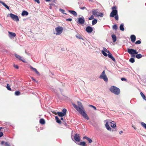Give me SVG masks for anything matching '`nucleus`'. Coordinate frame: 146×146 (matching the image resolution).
Masks as SVG:
<instances>
[{
    "label": "nucleus",
    "instance_id": "26",
    "mask_svg": "<svg viewBox=\"0 0 146 146\" xmlns=\"http://www.w3.org/2000/svg\"><path fill=\"white\" fill-rule=\"evenodd\" d=\"M79 145L82 146H86V144L85 142H81L79 144Z\"/></svg>",
    "mask_w": 146,
    "mask_h": 146
},
{
    "label": "nucleus",
    "instance_id": "7",
    "mask_svg": "<svg viewBox=\"0 0 146 146\" xmlns=\"http://www.w3.org/2000/svg\"><path fill=\"white\" fill-rule=\"evenodd\" d=\"M127 52L129 54L132 55L136 54L138 53L136 50L133 49L128 48Z\"/></svg>",
    "mask_w": 146,
    "mask_h": 146
},
{
    "label": "nucleus",
    "instance_id": "48",
    "mask_svg": "<svg viewBox=\"0 0 146 146\" xmlns=\"http://www.w3.org/2000/svg\"><path fill=\"white\" fill-rule=\"evenodd\" d=\"M72 19L71 18H69L66 19V21H72Z\"/></svg>",
    "mask_w": 146,
    "mask_h": 146
},
{
    "label": "nucleus",
    "instance_id": "21",
    "mask_svg": "<svg viewBox=\"0 0 146 146\" xmlns=\"http://www.w3.org/2000/svg\"><path fill=\"white\" fill-rule=\"evenodd\" d=\"M68 11L75 16H77V13L75 11L69 10Z\"/></svg>",
    "mask_w": 146,
    "mask_h": 146
},
{
    "label": "nucleus",
    "instance_id": "28",
    "mask_svg": "<svg viewBox=\"0 0 146 146\" xmlns=\"http://www.w3.org/2000/svg\"><path fill=\"white\" fill-rule=\"evenodd\" d=\"M136 57L138 59L140 58H141L142 57V55L141 54H136Z\"/></svg>",
    "mask_w": 146,
    "mask_h": 146
},
{
    "label": "nucleus",
    "instance_id": "22",
    "mask_svg": "<svg viewBox=\"0 0 146 146\" xmlns=\"http://www.w3.org/2000/svg\"><path fill=\"white\" fill-rule=\"evenodd\" d=\"M28 13L27 11H24L22 12L21 15L22 16H27L28 15Z\"/></svg>",
    "mask_w": 146,
    "mask_h": 146
},
{
    "label": "nucleus",
    "instance_id": "33",
    "mask_svg": "<svg viewBox=\"0 0 146 146\" xmlns=\"http://www.w3.org/2000/svg\"><path fill=\"white\" fill-rule=\"evenodd\" d=\"M76 36L77 38L81 39H83V38H82V37L79 35H76Z\"/></svg>",
    "mask_w": 146,
    "mask_h": 146
},
{
    "label": "nucleus",
    "instance_id": "25",
    "mask_svg": "<svg viewBox=\"0 0 146 146\" xmlns=\"http://www.w3.org/2000/svg\"><path fill=\"white\" fill-rule=\"evenodd\" d=\"M119 28L122 31H124V25L123 24H121L120 27H119Z\"/></svg>",
    "mask_w": 146,
    "mask_h": 146
},
{
    "label": "nucleus",
    "instance_id": "31",
    "mask_svg": "<svg viewBox=\"0 0 146 146\" xmlns=\"http://www.w3.org/2000/svg\"><path fill=\"white\" fill-rule=\"evenodd\" d=\"M4 7H5L7 9L9 10V7L7 6L6 4H5L3 2L2 4Z\"/></svg>",
    "mask_w": 146,
    "mask_h": 146
},
{
    "label": "nucleus",
    "instance_id": "38",
    "mask_svg": "<svg viewBox=\"0 0 146 146\" xmlns=\"http://www.w3.org/2000/svg\"><path fill=\"white\" fill-rule=\"evenodd\" d=\"M103 14L102 13H99V15H97V16L98 17H103Z\"/></svg>",
    "mask_w": 146,
    "mask_h": 146
},
{
    "label": "nucleus",
    "instance_id": "62",
    "mask_svg": "<svg viewBox=\"0 0 146 146\" xmlns=\"http://www.w3.org/2000/svg\"><path fill=\"white\" fill-rule=\"evenodd\" d=\"M132 57H135V56L134 55H133L132 56Z\"/></svg>",
    "mask_w": 146,
    "mask_h": 146
},
{
    "label": "nucleus",
    "instance_id": "24",
    "mask_svg": "<svg viewBox=\"0 0 146 146\" xmlns=\"http://www.w3.org/2000/svg\"><path fill=\"white\" fill-rule=\"evenodd\" d=\"M39 122L40 123L42 124H44L45 123V121L43 119H41Z\"/></svg>",
    "mask_w": 146,
    "mask_h": 146
},
{
    "label": "nucleus",
    "instance_id": "34",
    "mask_svg": "<svg viewBox=\"0 0 146 146\" xmlns=\"http://www.w3.org/2000/svg\"><path fill=\"white\" fill-rule=\"evenodd\" d=\"M6 88L8 90L10 91H11V89L10 86V85L9 84H7Z\"/></svg>",
    "mask_w": 146,
    "mask_h": 146
},
{
    "label": "nucleus",
    "instance_id": "12",
    "mask_svg": "<svg viewBox=\"0 0 146 146\" xmlns=\"http://www.w3.org/2000/svg\"><path fill=\"white\" fill-rule=\"evenodd\" d=\"M109 123L111 127L115 128L116 126L115 123L113 121H109Z\"/></svg>",
    "mask_w": 146,
    "mask_h": 146
},
{
    "label": "nucleus",
    "instance_id": "14",
    "mask_svg": "<svg viewBox=\"0 0 146 146\" xmlns=\"http://www.w3.org/2000/svg\"><path fill=\"white\" fill-rule=\"evenodd\" d=\"M130 38L131 41L133 42H135L136 40V36L134 35H132L130 36Z\"/></svg>",
    "mask_w": 146,
    "mask_h": 146
},
{
    "label": "nucleus",
    "instance_id": "49",
    "mask_svg": "<svg viewBox=\"0 0 146 146\" xmlns=\"http://www.w3.org/2000/svg\"><path fill=\"white\" fill-rule=\"evenodd\" d=\"M103 50H102V51H104V52H106L107 51V49L106 48L103 47Z\"/></svg>",
    "mask_w": 146,
    "mask_h": 146
},
{
    "label": "nucleus",
    "instance_id": "37",
    "mask_svg": "<svg viewBox=\"0 0 146 146\" xmlns=\"http://www.w3.org/2000/svg\"><path fill=\"white\" fill-rule=\"evenodd\" d=\"M20 94V92L19 91H16L15 92V95L16 96H19Z\"/></svg>",
    "mask_w": 146,
    "mask_h": 146
},
{
    "label": "nucleus",
    "instance_id": "61",
    "mask_svg": "<svg viewBox=\"0 0 146 146\" xmlns=\"http://www.w3.org/2000/svg\"><path fill=\"white\" fill-rule=\"evenodd\" d=\"M46 1H50V0H45Z\"/></svg>",
    "mask_w": 146,
    "mask_h": 146
},
{
    "label": "nucleus",
    "instance_id": "63",
    "mask_svg": "<svg viewBox=\"0 0 146 146\" xmlns=\"http://www.w3.org/2000/svg\"><path fill=\"white\" fill-rule=\"evenodd\" d=\"M93 0H89L90 1H92Z\"/></svg>",
    "mask_w": 146,
    "mask_h": 146
},
{
    "label": "nucleus",
    "instance_id": "57",
    "mask_svg": "<svg viewBox=\"0 0 146 146\" xmlns=\"http://www.w3.org/2000/svg\"><path fill=\"white\" fill-rule=\"evenodd\" d=\"M57 0H53V2L54 3H56V1Z\"/></svg>",
    "mask_w": 146,
    "mask_h": 146
},
{
    "label": "nucleus",
    "instance_id": "15",
    "mask_svg": "<svg viewBox=\"0 0 146 146\" xmlns=\"http://www.w3.org/2000/svg\"><path fill=\"white\" fill-rule=\"evenodd\" d=\"M29 68L30 69H32L37 74L39 75V73L37 71L36 68H33L31 66H29Z\"/></svg>",
    "mask_w": 146,
    "mask_h": 146
},
{
    "label": "nucleus",
    "instance_id": "52",
    "mask_svg": "<svg viewBox=\"0 0 146 146\" xmlns=\"http://www.w3.org/2000/svg\"><path fill=\"white\" fill-rule=\"evenodd\" d=\"M34 0L35 2L37 3H38V4L40 3V1H39V0Z\"/></svg>",
    "mask_w": 146,
    "mask_h": 146
},
{
    "label": "nucleus",
    "instance_id": "53",
    "mask_svg": "<svg viewBox=\"0 0 146 146\" xmlns=\"http://www.w3.org/2000/svg\"><path fill=\"white\" fill-rule=\"evenodd\" d=\"M121 80L122 81H126V79L125 78H121Z\"/></svg>",
    "mask_w": 146,
    "mask_h": 146
},
{
    "label": "nucleus",
    "instance_id": "6",
    "mask_svg": "<svg viewBox=\"0 0 146 146\" xmlns=\"http://www.w3.org/2000/svg\"><path fill=\"white\" fill-rule=\"evenodd\" d=\"M9 15L10 17L14 21H19V17L17 16L12 13H10Z\"/></svg>",
    "mask_w": 146,
    "mask_h": 146
},
{
    "label": "nucleus",
    "instance_id": "60",
    "mask_svg": "<svg viewBox=\"0 0 146 146\" xmlns=\"http://www.w3.org/2000/svg\"><path fill=\"white\" fill-rule=\"evenodd\" d=\"M132 127L134 128V129H135V127L134 126H132Z\"/></svg>",
    "mask_w": 146,
    "mask_h": 146
},
{
    "label": "nucleus",
    "instance_id": "45",
    "mask_svg": "<svg viewBox=\"0 0 146 146\" xmlns=\"http://www.w3.org/2000/svg\"><path fill=\"white\" fill-rule=\"evenodd\" d=\"M21 58H19V60L22 61L23 62H25V61L24 59L23 58V57L21 56Z\"/></svg>",
    "mask_w": 146,
    "mask_h": 146
},
{
    "label": "nucleus",
    "instance_id": "23",
    "mask_svg": "<svg viewBox=\"0 0 146 146\" xmlns=\"http://www.w3.org/2000/svg\"><path fill=\"white\" fill-rule=\"evenodd\" d=\"M55 118L56 120V122L57 123H58L60 124L61 123V121L58 118V116H56Z\"/></svg>",
    "mask_w": 146,
    "mask_h": 146
},
{
    "label": "nucleus",
    "instance_id": "50",
    "mask_svg": "<svg viewBox=\"0 0 146 146\" xmlns=\"http://www.w3.org/2000/svg\"><path fill=\"white\" fill-rule=\"evenodd\" d=\"M14 67L15 68L17 69L19 68V67L17 65H15L14 64Z\"/></svg>",
    "mask_w": 146,
    "mask_h": 146
},
{
    "label": "nucleus",
    "instance_id": "36",
    "mask_svg": "<svg viewBox=\"0 0 146 146\" xmlns=\"http://www.w3.org/2000/svg\"><path fill=\"white\" fill-rule=\"evenodd\" d=\"M101 52L102 54L105 56H107L108 54L104 51H102Z\"/></svg>",
    "mask_w": 146,
    "mask_h": 146
},
{
    "label": "nucleus",
    "instance_id": "47",
    "mask_svg": "<svg viewBox=\"0 0 146 146\" xmlns=\"http://www.w3.org/2000/svg\"><path fill=\"white\" fill-rule=\"evenodd\" d=\"M94 19V17L93 15H92L91 17L89 18V20H91L93 19Z\"/></svg>",
    "mask_w": 146,
    "mask_h": 146
},
{
    "label": "nucleus",
    "instance_id": "20",
    "mask_svg": "<svg viewBox=\"0 0 146 146\" xmlns=\"http://www.w3.org/2000/svg\"><path fill=\"white\" fill-rule=\"evenodd\" d=\"M109 125H110V124H109L108 121L106 123L105 125L107 129L108 130H111V129Z\"/></svg>",
    "mask_w": 146,
    "mask_h": 146
},
{
    "label": "nucleus",
    "instance_id": "46",
    "mask_svg": "<svg viewBox=\"0 0 146 146\" xmlns=\"http://www.w3.org/2000/svg\"><path fill=\"white\" fill-rule=\"evenodd\" d=\"M89 106L90 107H91L93 108L95 110H97L96 107L95 106H93L92 105H90Z\"/></svg>",
    "mask_w": 146,
    "mask_h": 146
},
{
    "label": "nucleus",
    "instance_id": "27",
    "mask_svg": "<svg viewBox=\"0 0 146 146\" xmlns=\"http://www.w3.org/2000/svg\"><path fill=\"white\" fill-rule=\"evenodd\" d=\"M97 22V20L96 19H93L92 21V24L93 25L96 24Z\"/></svg>",
    "mask_w": 146,
    "mask_h": 146
},
{
    "label": "nucleus",
    "instance_id": "19",
    "mask_svg": "<svg viewBox=\"0 0 146 146\" xmlns=\"http://www.w3.org/2000/svg\"><path fill=\"white\" fill-rule=\"evenodd\" d=\"M111 37L113 42H115L117 40L116 36L115 35L113 34L111 35Z\"/></svg>",
    "mask_w": 146,
    "mask_h": 146
},
{
    "label": "nucleus",
    "instance_id": "5",
    "mask_svg": "<svg viewBox=\"0 0 146 146\" xmlns=\"http://www.w3.org/2000/svg\"><path fill=\"white\" fill-rule=\"evenodd\" d=\"M56 33L54 34L56 35H60L62 33L63 31V28L60 26H59L55 28Z\"/></svg>",
    "mask_w": 146,
    "mask_h": 146
},
{
    "label": "nucleus",
    "instance_id": "9",
    "mask_svg": "<svg viewBox=\"0 0 146 146\" xmlns=\"http://www.w3.org/2000/svg\"><path fill=\"white\" fill-rule=\"evenodd\" d=\"M86 31L87 33H91L93 31L92 28L90 26H88L86 28Z\"/></svg>",
    "mask_w": 146,
    "mask_h": 146
},
{
    "label": "nucleus",
    "instance_id": "56",
    "mask_svg": "<svg viewBox=\"0 0 146 146\" xmlns=\"http://www.w3.org/2000/svg\"><path fill=\"white\" fill-rule=\"evenodd\" d=\"M3 2L0 1V3H1V4H2L3 3Z\"/></svg>",
    "mask_w": 146,
    "mask_h": 146
},
{
    "label": "nucleus",
    "instance_id": "39",
    "mask_svg": "<svg viewBox=\"0 0 146 146\" xmlns=\"http://www.w3.org/2000/svg\"><path fill=\"white\" fill-rule=\"evenodd\" d=\"M66 110L65 108L63 109L62 110V113H64V115H65L66 114Z\"/></svg>",
    "mask_w": 146,
    "mask_h": 146
},
{
    "label": "nucleus",
    "instance_id": "16",
    "mask_svg": "<svg viewBox=\"0 0 146 146\" xmlns=\"http://www.w3.org/2000/svg\"><path fill=\"white\" fill-rule=\"evenodd\" d=\"M109 58H111L113 61L114 62L115 61V58L113 56L112 54L111 53L110 54H108L107 55Z\"/></svg>",
    "mask_w": 146,
    "mask_h": 146
},
{
    "label": "nucleus",
    "instance_id": "54",
    "mask_svg": "<svg viewBox=\"0 0 146 146\" xmlns=\"http://www.w3.org/2000/svg\"><path fill=\"white\" fill-rule=\"evenodd\" d=\"M123 133V131H121L119 132V133L120 134H121Z\"/></svg>",
    "mask_w": 146,
    "mask_h": 146
},
{
    "label": "nucleus",
    "instance_id": "55",
    "mask_svg": "<svg viewBox=\"0 0 146 146\" xmlns=\"http://www.w3.org/2000/svg\"><path fill=\"white\" fill-rule=\"evenodd\" d=\"M106 52H107L108 54H111L110 52L108 50H107V51Z\"/></svg>",
    "mask_w": 146,
    "mask_h": 146
},
{
    "label": "nucleus",
    "instance_id": "41",
    "mask_svg": "<svg viewBox=\"0 0 146 146\" xmlns=\"http://www.w3.org/2000/svg\"><path fill=\"white\" fill-rule=\"evenodd\" d=\"M114 16L115 19L117 21L119 19V17L118 14H117L116 15H115Z\"/></svg>",
    "mask_w": 146,
    "mask_h": 146
},
{
    "label": "nucleus",
    "instance_id": "1",
    "mask_svg": "<svg viewBox=\"0 0 146 146\" xmlns=\"http://www.w3.org/2000/svg\"><path fill=\"white\" fill-rule=\"evenodd\" d=\"M77 102L78 106L75 104L73 103L72 105L73 107L79 113L81 114L84 118L87 120H89V117L85 113L83 106L81 102L78 101Z\"/></svg>",
    "mask_w": 146,
    "mask_h": 146
},
{
    "label": "nucleus",
    "instance_id": "10",
    "mask_svg": "<svg viewBox=\"0 0 146 146\" xmlns=\"http://www.w3.org/2000/svg\"><path fill=\"white\" fill-rule=\"evenodd\" d=\"M8 33L9 36L10 38H13L15 37L16 36L15 33H14L9 31Z\"/></svg>",
    "mask_w": 146,
    "mask_h": 146
},
{
    "label": "nucleus",
    "instance_id": "17",
    "mask_svg": "<svg viewBox=\"0 0 146 146\" xmlns=\"http://www.w3.org/2000/svg\"><path fill=\"white\" fill-rule=\"evenodd\" d=\"M55 115L57 114L60 117H63L65 115L64 114V113H63L62 112H57V113H54Z\"/></svg>",
    "mask_w": 146,
    "mask_h": 146
},
{
    "label": "nucleus",
    "instance_id": "42",
    "mask_svg": "<svg viewBox=\"0 0 146 146\" xmlns=\"http://www.w3.org/2000/svg\"><path fill=\"white\" fill-rule=\"evenodd\" d=\"M113 29L115 30H116L117 29V27L116 25H115L113 26Z\"/></svg>",
    "mask_w": 146,
    "mask_h": 146
},
{
    "label": "nucleus",
    "instance_id": "4",
    "mask_svg": "<svg viewBox=\"0 0 146 146\" xmlns=\"http://www.w3.org/2000/svg\"><path fill=\"white\" fill-rule=\"evenodd\" d=\"M105 72V71L104 70H103L99 78L100 79H103L105 82H107L108 81V79Z\"/></svg>",
    "mask_w": 146,
    "mask_h": 146
},
{
    "label": "nucleus",
    "instance_id": "11",
    "mask_svg": "<svg viewBox=\"0 0 146 146\" xmlns=\"http://www.w3.org/2000/svg\"><path fill=\"white\" fill-rule=\"evenodd\" d=\"M74 139L76 141H80V138L79 135L77 133L74 136Z\"/></svg>",
    "mask_w": 146,
    "mask_h": 146
},
{
    "label": "nucleus",
    "instance_id": "29",
    "mask_svg": "<svg viewBox=\"0 0 146 146\" xmlns=\"http://www.w3.org/2000/svg\"><path fill=\"white\" fill-rule=\"evenodd\" d=\"M140 94L143 98L145 100H146L145 96L142 92L140 93Z\"/></svg>",
    "mask_w": 146,
    "mask_h": 146
},
{
    "label": "nucleus",
    "instance_id": "43",
    "mask_svg": "<svg viewBox=\"0 0 146 146\" xmlns=\"http://www.w3.org/2000/svg\"><path fill=\"white\" fill-rule=\"evenodd\" d=\"M60 11H61V12L62 13H63V14H65L66 15V13H64L65 10H64L62 9H60Z\"/></svg>",
    "mask_w": 146,
    "mask_h": 146
},
{
    "label": "nucleus",
    "instance_id": "2",
    "mask_svg": "<svg viewBox=\"0 0 146 146\" xmlns=\"http://www.w3.org/2000/svg\"><path fill=\"white\" fill-rule=\"evenodd\" d=\"M109 90L111 92L116 95H119L120 93L119 89L114 86H111Z\"/></svg>",
    "mask_w": 146,
    "mask_h": 146
},
{
    "label": "nucleus",
    "instance_id": "40",
    "mask_svg": "<svg viewBox=\"0 0 146 146\" xmlns=\"http://www.w3.org/2000/svg\"><path fill=\"white\" fill-rule=\"evenodd\" d=\"M15 56L16 58H17L19 59L20 58H21V56L16 54H15Z\"/></svg>",
    "mask_w": 146,
    "mask_h": 146
},
{
    "label": "nucleus",
    "instance_id": "8",
    "mask_svg": "<svg viewBox=\"0 0 146 146\" xmlns=\"http://www.w3.org/2000/svg\"><path fill=\"white\" fill-rule=\"evenodd\" d=\"M85 22L84 17L83 16H82V17L78 18V22L77 23L82 25Z\"/></svg>",
    "mask_w": 146,
    "mask_h": 146
},
{
    "label": "nucleus",
    "instance_id": "13",
    "mask_svg": "<svg viewBox=\"0 0 146 146\" xmlns=\"http://www.w3.org/2000/svg\"><path fill=\"white\" fill-rule=\"evenodd\" d=\"M1 145L3 146H11L10 144L8 142H5L4 141H1Z\"/></svg>",
    "mask_w": 146,
    "mask_h": 146
},
{
    "label": "nucleus",
    "instance_id": "3",
    "mask_svg": "<svg viewBox=\"0 0 146 146\" xmlns=\"http://www.w3.org/2000/svg\"><path fill=\"white\" fill-rule=\"evenodd\" d=\"M112 11L110 13V17H113L115 15L117 14V7L116 6H113L112 7Z\"/></svg>",
    "mask_w": 146,
    "mask_h": 146
},
{
    "label": "nucleus",
    "instance_id": "35",
    "mask_svg": "<svg viewBox=\"0 0 146 146\" xmlns=\"http://www.w3.org/2000/svg\"><path fill=\"white\" fill-rule=\"evenodd\" d=\"M129 61L132 63H133L135 62L134 59L133 58H131L129 59Z\"/></svg>",
    "mask_w": 146,
    "mask_h": 146
},
{
    "label": "nucleus",
    "instance_id": "59",
    "mask_svg": "<svg viewBox=\"0 0 146 146\" xmlns=\"http://www.w3.org/2000/svg\"><path fill=\"white\" fill-rule=\"evenodd\" d=\"M60 119L62 120H63V117H61V118H60Z\"/></svg>",
    "mask_w": 146,
    "mask_h": 146
},
{
    "label": "nucleus",
    "instance_id": "58",
    "mask_svg": "<svg viewBox=\"0 0 146 146\" xmlns=\"http://www.w3.org/2000/svg\"><path fill=\"white\" fill-rule=\"evenodd\" d=\"M32 78V80H34V81H36V80H35V79L33 78Z\"/></svg>",
    "mask_w": 146,
    "mask_h": 146
},
{
    "label": "nucleus",
    "instance_id": "32",
    "mask_svg": "<svg viewBox=\"0 0 146 146\" xmlns=\"http://www.w3.org/2000/svg\"><path fill=\"white\" fill-rule=\"evenodd\" d=\"M141 124L143 127L146 129V124L143 122H142L141 123Z\"/></svg>",
    "mask_w": 146,
    "mask_h": 146
},
{
    "label": "nucleus",
    "instance_id": "18",
    "mask_svg": "<svg viewBox=\"0 0 146 146\" xmlns=\"http://www.w3.org/2000/svg\"><path fill=\"white\" fill-rule=\"evenodd\" d=\"M84 139H86L90 143H91L92 142V140L90 138H89L86 136L84 137L83 138Z\"/></svg>",
    "mask_w": 146,
    "mask_h": 146
},
{
    "label": "nucleus",
    "instance_id": "44",
    "mask_svg": "<svg viewBox=\"0 0 146 146\" xmlns=\"http://www.w3.org/2000/svg\"><path fill=\"white\" fill-rule=\"evenodd\" d=\"M141 43V41L140 40H138L137 41L135 42V44H139Z\"/></svg>",
    "mask_w": 146,
    "mask_h": 146
},
{
    "label": "nucleus",
    "instance_id": "51",
    "mask_svg": "<svg viewBox=\"0 0 146 146\" xmlns=\"http://www.w3.org/2000/svg\"><path fill=\"white\" fill-rule=\"evenodd\" d=\"M80 8L81 9H82V10H84L85 9H86V7H80Z\"/></svg>",
    "mask_w": 146,
    "mask_h": 146
},
{
    "label": "nucleus",
    "instance_id": "30",
    "mask_svg": "<svg viewBox=\"0 0 146 146\" xmlns=\"http://www.w3.org/2000/svg\"><path fill=\"white\" fill-rule=\"evenodd\" d=\"M97 10H92V13L93 15L94 16L98 15L97 14Z\"/></svg>",
    "mask_w": 146,
    "mask_h": 146
}]
</instances>
